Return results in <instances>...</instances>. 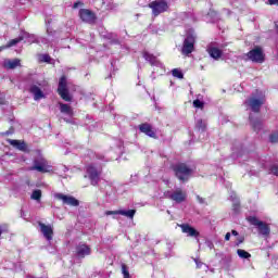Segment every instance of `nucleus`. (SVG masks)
Masks as SVG:
<instances>
[{"label": "nucleus", "mask_w": 278, "mask_h": 278, "mask_svg": "<svg viewBox=\"0 0 278 278\" xmlns=\"http://www.w3.org/2000/svg\"><path fill=\"white\" fill-rule=\"evenodd\" d=\"M266 103V94L261 90H256L252 96L244 102L247 108H250L255 114L260 112L262 105Z\"/></svg>", "instance_id": "obj_1"}, {"label": "nucleus", "mask_w": 278, "mask_h": 278, "mask_svg": "<svg viewBox=\"0 0 278 278\" xmlns=\"http://www.w3.org/2000/svg\"><path fill=\"white\" fill-rule=\"evenodd\" d=\"M49 88L51 87L49 86V81H47V79L37 78L29 87V92L34 96L35 101H40V99H45V92H42V90H49Z\"/></svg>", "instance_id": "obj_2"}, {"label": "nucleus", "mask_w": 278, "mask_h": 278, "mask_svg": "<svg viewBox=\"0 0 278 278\" xmlns=\"http://www.w3.org/2000/svg\"><path fill=\"white\" fill-rule=\"evenodd\" d=\"M174 173L179 181H188L192 177V168L188 167L186 163L174 165Z\"/></svg>", "instance_id": "obj_3"}, {"label": "nucleus", "mask_w": 278, "mask_h": 278, "mask_svg": "<svg viewBox=\"0 0 278 278\" xmlns=\"http://www.w3.org/2000/svg\"><path fill=\"white\" fill-rule=\"evenodd\" d=\"M85 179H89L91 186H97L101 180V169L97 168L94 165H88L86 167Z\"/></svg>", "instance_id": "obj_4"}, {"label": "nucleus", "mask_w": 278, "mask_h": 278, "mask_svg": "<svg viewBox=\"0 0 278 278\" xmlns=\"http://www.w3.org/2000/svg\"><path fill=\"white\" fill-rule=\"evenodd\" d=\"M248 220L250 224H252L256 229H258V233L261 236H264L265 238L270 236V227L268 224L257 219L255 216L248 217Z\"/></svg>", "instance_id": "obj_5"}, {"label": "nucleus", "mask_w": 278, "mask_h": 278, "mask_svg": "<svg viewBox=\"0 0 278 278\" xmlns=\"http://www.w3.org/2000/svg\"><path fill=\"white\" fill-rule=\"evenodd\" d=\"M29 170H37V173H51V164L45 157L40 156L34 160V166Z\"/></svg>", "instance_id": "obj_6"}, {"label": "nucleus", "mask_w": 278, "mask_h": 278, "mask_svg": "<svg viewBox=\"0 0 278 278\" xmlns=\"http://www.w3.org/2000/svg\"><path fill=\"white\" fill-rule=\"evenodd\" d=\"M149 8L152 10L153 16H160L163 12H167L168 2L165 0H154L149 3Z\"/></svg>", "instance_id": "obj_7"}, {"label": "nucleus", "mask_w": 278, "mask_h": 278, "mask_svg": "<svg viewBox=\"0 0 278 278\" xmlns=\"http://www.w3.org/2000/svg\"><path fill=\"white\" fill-rule=\"evenodd\" d=\"M58 93L60 94L63 101H71V93H68V81L66 76H62L59 80Z\"/></svg>", "instance_id": "obj_8"}, {"label": "nucleus", "mask_w": 278, "mask_h": 278, "mask_svg": "<svg viewBox=\"0 0 278 278\" xmlns=\"http://www.w3.org/2000/svg\"><path fill=\"white\" fill-rule=\"evenodd\" d=\"M165 197L166 199H170L172 201H175V203H184L188 194L186 193V191L181 189H176L174 191H166Z\"/></svg>", "instance_id": "obj_9"}, {"label": "nucleus", "mask_w": 278, "mask_h": 278, "mask_svg": "<svg viewBox=\"0 0 278 278\" xmlns=\"http://www.w3.org/2000/svg\"><path fill=\"white\" fill-rule=\"evenodd\" d=\"M194 35H188L184 41L182 46V54L184 55H190L192 51H194Z\"/></svg>", "instance_id": "obj_10"}, {"label": "nucleus", "mask_w": 278, "mask_h": 278, "mask_svg": "<svg viewBox=\"0 0 278 278\" xmlns=\"http://www.w3.org/2000/svg\"><path fill=\"white\" fill-rule=\"evenodd\" d=\"M248 58L252 62H256L257 64H262L264 62V52H262V48H255L248 52Z\"/></svg>", "instance_id": "obj_11"}, {"label": "nucleus", "mask_w": 278, "mask_h": 278, "mask_svg": "<svg viewBox=\"0 0 278 278\" xmlns=\"http://www.w3.org/2000/svg\"><path fill=\"white\" fill-rule=\"evenodd\" d=\"M126 216V218L134 219L136 216V210H117V211H106L105 216Z\"/></svg>", "instance_id": "obj_12"}, {"label": "nucleus", "mask_w": 278, "mask_h": 278, "mask_svg": "<svg viewBox=\"0 0 278 278\" xmlns=\"http://www.w3.org/2000/svg\"><path fill=\"white\" fill-rule=\"evenodd\" d=\"M55 199L62 201L65 205H72L73 207H77L79 205V201L71 195H64V193H56Z\"/></svg>", "instance_id": "obj_13"}, {"label": "nucleus", "mask_w": 278, "mask_h": 278, "mask_svg": "<svg viewBox=\"0 0 278 278\" xmlns=\"http://www.w3.org/2000/svg\"><path fill=\"white\" fill-rule=\"evenodd\" d=\"M79 16L81 21H84V23L92 24L94 23V21H97V16L94 15V13L88 9H81L79 11Z\"/></svg>", "instance_id": "obj_14"}, {"label": "nucleus", "mask_w": 278, "mask_h": 278, "mask_svg": "<svg viewBox=\"0 0 278 278\" xmlns=\"http://www.w3.org/2000/svg\"><path fill=\"white\" fill-rule=\"evenodd\" d=\"M39 227L43 238H46L48 242H51V240H53V226L39 223Z\"/></svg>", "instance_id": "obj_15"}, {"label": "nucleus", "mask_w": 278, "mask_h": 278, "mask_svg": "<svg viewBox=\"0 0 278 278\" xmlns=\"http://www.w3.org/2000/svg\"><path fill=\"white\" fill-rule=\"evenodd\" d=\"M179 227L182 233H187V236H189L190 238H199V232L192 226L188 224H181Z\"/></svg>", "instance_id": "obj_16"}, {"label": "nucleus", "mask_w": 278, "mask_h": 278, "mask_svg": "<svg viewBox=\"0 0 278 278\" xmlns=\"http://www.w3.org/2000/svg\"><path fill=\"white\" fill-rule=\"evenodd\" d=\"M22 38L25 42H28V45H33V42H45V38H36V35H31L27 31H22Z\"/></svg>", "instance_id": "obj_17"}, {"label": "nucleus", "mask_w": 278, "mask_h": 278, "mask_svg": "<svg viewBox=\"0 0 278 278\" xmlns=\"http://www.w3.org/2000/svg\"><path fill=\"white\" fill-rule=\"evenodd\" d=\"M139 130L150 138H155V130H153V127L150 124L144 123L139 125Z\"/></svg>", "instance_id": "obj_18"}, {"label": "nucleus", "mask_w": 278, "mask_h": 278, "mask_svg": "<svg viewBox=\"0 0 278 278\" xmlns=\"http://www.w3.org/2000/svg\"><path fill=\"white\" fill-rule=\"evenodd\" d=\"M76 255L78 257H86V255H90V247L85 243H80L76 247Z\"/></svg>", "instance_id": "obj_19"}, {"label": "nucleus", "mask_w": 278, "mask_h": 278, "mask_svg": "<svg viewBox=\"0 0 278 278\" xmlns=\"http://www.w3.org/2000/svg\"><path fill=\"white\" fill-rule=\"evenodd\" d=\"M17 66H21V60L18 59H13V60L7 59L3 62V67L10 71L16 68Z\"/></svg>", "instance_id": "obj_20"}, {"label": "nucleus", "mask_w": 278, "mask_h": 278, "mask_svg": "<svg viewBox=\"0 0 278 278\" xmlns=\"http://www.w3.org/2000/svg\"><path fill=\"white\" fill-rule=\"evenodd\" d=\"M143 58L151 64V66H162V63L157 60V58L149 52H143Z\"/></svg>", "instance_id": "obj_21"}, {"label": "nucleus", "mask_w": 278, "mask_h": 278, "mask_svg": "<svg viewBox=\"0 0 278 278\" xmlns=\"http://www.w3.org/2000/svg\"><path fill=\"white\" fill-rule=\"evenodd\" d=\"M207 51L211 58H213L214 60H218V58L223 55V51H220V49L216 47H208Z\"/></svg>", "instance_id": "obj_22"}, {"label": "nucleus", "mask_w": 278, "mask_h": 278, "mask_svg": "<svg viewBox=\"0 0 278 278\" xmlns=\"http://www.w3.org/2000/svg\"><path fill=\"white\" fill-rule=\"evenodd\" d=\"M9 142L12 147H15V149H18V151H25V149H27V146L25 144V142H22L20 140L11 139L9 140Z\"/></svg>", "instance_id": "obj_23"}, {"label": "nucleus", "mask_w": 278, "mask_h": 278, "mask_svg": "<svg viewBox=\"0 0 278 278\" xmlns=\"http://www.w3.org/2000/svg\"><path fill=\"white\" fill-rule=\"evenodd\" d=\"M60 110L62 114H66V116H73V108L68 104L60 103Z\"/></svg>", "instance_id": "obj_24"}, {"label": "nucleus", "mask_w": 278, "mask_h": 278, "mask_svg": "<svg viewBox=\"0 0 278 278\" xmlns=\"http://www.w3.org/2000/svg\"><path fill=\"white\" fill-rule=\"evenodd\" d=\"M23 41V33L20 34L18 38L12 39L8 42L7 46L2 47L3 49H10V47H14L18 45V42Z\"/></svg>", "instance_id": "obj_25"}, {"label": "nucleus", "mask_w": 278, "mask_h": 278, "mask_svg": "<svg viewBox=\"0 0 278 278\" xmlns=\"http://www.w3.org/2000/svg\"><path fill=\"white\" fill-rule=\"evenodd\" d=\"M250 123L254 131H260V129H262V122L260 119H254L253 115H250Z\"/></svg>", "instance_id": "obj_26"}, {"label": "nucleus", "mask_w": 278, "mask_h": 278, "mask_svg": "<svg viewBox=\"0 0 278 278\" xmlns=\"http://www.w3.org/2000/svg\"><path fill=\"white\" fill-rule=\"evenodd\" d=\"M195 127L198 130H200L203 136H205V127H207V124L203 119H198L195 123Z\"/></svg>", "instance_id": "obj_27"}, {"label": "nucleus", "mask_w": 278, "mask_h": 278, "mask_svg": "<svg viewBox=\"0 0 278 278\" xmlns=\"http://www.w3.org/2000/svg\"><path fill=\"white\" fill-rule=\"evenodd\" d=\"M237 255L241 260H250V257H251V253H249V252H247L245 250H242V249L237 250Z\"/></svg>", "instance_id": "obj_28"}, {"label": "nucleus", "mask_w": 278, "mask_h": 278, "mask_svg": "<svg viewBox=\"0 0 278 278\" xmlns=\"http://www.w3.org/2000/svg\"><path fill=\"white\" fill-rule=\"evenodd\" d=\"M39 62H46V64H53V59L49 54H39Z\"/></svg>", "instance_id": "obj_29"}, {"label": "nucleus", "mask_w": 278, "mask_h": 278, "mask_svg": "<svg viewBox=\"0 0 278 278\" xmlns=\"http://www.w3.org/2000/svg\"><path fill=\"white\" fill-rule=\"evenodd\" d=\"M30 199H33V201H40V199H42V191L40 189L34 190Z\"/></svg>", "instance_id": "obj_30"}, {"label": "nucleus", "mask_w": 278, "mask_h": 278, "mask_svg": "<svg viewBox=\"0 0 278 278\" xmlns=\"http://www.w3.org/2000/svg\"><path fill=\"white\" fill-rule=\"evenodd\" d=\"M172 75L173 77H177V79H184V73L179 68H174Z\"/></svg>", "instance_id": "obj_31"}, {"label": "nucleus", "mask_w": 278, "mask_h": 278, "mask_svg": "<svg viewBox=\"0 0 278 278\" xmlns=\"http://www.w3.org/2000/svg\"><path fill=\"white\" fill-rule=\"evenodd\" d=\"M122 274L124 276V278H129V270L127 269V265L123 264L122 265Z\"/></svg>", "instance_id": "obj_32"}, {"label": "nucleus", "mask_w": 278, "mask_h": 278, "mask_svg": "<svg viewBox=\"0 0 278 278\" xmlns=\"http://www.w3.org/2000/svg\"><path fill=\"white\" fill-rule=\"evenodd\" d=\"M203 105L204 103L199 99L193 101V108H200L201 110H203Z\"/></svg>", "instance_id": "obj_33"}, {"label": "nucleus", "mask_w": 278, "mask_h": 278, "mask_svg": "<svg viewBox=\"0 0 278 278\" xmlns=\"http://www.w3.org/2000/svg\"><path fill=\"white\" fill-rule=\"evenodd\" d=\"M269 170L271 175H276V177H278V165H271Z\"/></svg>", "instance_id": "obj_34"}, {"label": "nucleus", "mask_w": 278, "mask_h": 278, "mask_svg": "<svg viewBox=\"0 0 278 278\" xmlns=\"http://www.w3.org/2000/svg\"><path fill=\"white\" fill-rule=\"evenodd\" d=\"M270 142H278V132H274L269 137Z\"/></svg>", "instance_id": "obj_35"}, {"label": "nucleus", "mask_w": 278, "mask_h": 278, "mask_svg": "<svg viewBox=\"0 0 278 278\" xmlns=\"http://www.w3.org/2000/svg\"><path fill=\"white\" fill-rule=\"evenodd\" d=\"M79 5H84V3L81 1L75 2L73 5V9L77 10V8H79Z\"/></svg>", "instance_id": "obj_36"}, {"label": "nucleus", "mask_w": 278, "mask_h": 278, "mask_svg": "<svg viewBox=\"0 0 278 278\" xmlns=\"http://www.w3.org/2000/svg\"><path fill=\"white\" fill-rule=\"evenodd\" d=\"M194 262L197 264V268H201V266H203V263L199 261V258H195Z\"/></svg>", "instance_id": "obj_37"}, {"label": "nucleus", "mask_w": 278, "mask_h": 278, "mask_svg": "<svg viewBox=\"0 0 278 278\" xmlns=\"http://www.w3.org/2000/svg\"><path fill=\"white\" fill-rule=\"evenodd\" d=\"M104 38H108L109 40H112V38H114V34L110 33L104 35Z\"/></svg>", "instance_id": "obj_38"}, {"label": "nucleus", "mask_w": 278, "mask_h": 278, "mask_svg": "<svg viewBox=\"0 0 278 278\" xmlns=\"http://www.w3.org/2000/svg\"><path fill=\"white\" fill-rule=\"evenodd\" d=\"M268 2L270 5H277L278 0H268Z\"/></svg>", "instance_id": "obj_39"}, {"label": "nucleus", "mask_w": 278, "mask_h": 278, "mask_svg": "<svg viewBox=\"0 0 278 278\" xmlns=\"http://www.w3.org/2000/svg\"><path fill=\"white\" fill-rule=\"evenodd\" d=\"M231 239V233L230 232H227L226 236H225V240L226 241H229Z\"/></svg>", "instance_id": "obj_40"}, {"label": "nucleus", "mask_w": 278, "mask_h": 278, "mask_svg": "<svg viewBox=\"0 0 278 278\" xmlns=\"http://www.w3.org/2000/svg\"><path fill=\"white\" fill-rule=\"evenodd\" d=\"M206 247H208V249H214V243H212V241L206 242Z\"/></svg>", "instance_id": "obj_41"}, {"label": "nucleus", "mask_w": 278, "mask_h": 278, "mask_svg": "<svg viewBox=\"0 0 278 278\" xmlns=\"http://www.w3.org/2000/svg\"><path fill=\"white\" fill-rule=\"evenodd\" d=\"M197 199H198L199 203H205V200H203V198L197 195Z\"/></svg>", "instance_id": "obj_42"}, {"label": "nucleus", "mask_w": 278, "mask_h": 278, "mask_svg": "<svg viewBox=\"0 0 278 278\" xmlns=\"http://www.w3.org/2000/svg\"><path fill=\"white\" fill-rule=\"evenodd\" d=\"M210 15H212V16H218V13L217 12H214V11H211L210 13H208V16Z\"/></svg>", "instance_id": "obj_43"}, {"label": "nucleus", "mask_w": 278, "mask_h": 278, "mask_svg": "<svg viewBox=\"0 0 278 278\" xmlns=\"http://www.w3.org/2000/svg\"><path fill=\"white\" fill-rule=\"evenodd\" d=\"M231 233H232V236H238V231H236V230H232Z\"/></svg>", "instance_id": "obj_44"}, {"label": "nucleus", "mask_w": 278, "mask_h": 278, "mask_svg": "<svg viewBox=\"0 0 278 278\" xmlns=\"http://www.w3.org/2000/svg\"><path fill=\"white\" fill-rule=\"evenodd\" d=\"M3 233V228L0 226V236Z\"/></svg>", "instance_id": "obj_45"}, {"label": "nucleus", "mask_w": 278, "mask_h": 278, "mask_svg": "<svg viewBox=\"0 0 278 278\" xmlns=\"http://www.w3.org/2000/svg\"><path fill=\"white\" fill-rule=\"evenodd\" d=\"M3 49H4L3 47H0V53L2 52Z\"/></svg>", "instance_id": "obj_46"}, {"label": "nucleus", "mask_w": 278, "mask_h": 278, "mask_svg": "<svg viewBox=\"0 0 278 278\" xmlns=\"http://www.w3.org/2000/svg\"><path fill=\"white\" fill-rule=\"evenodd\" d=\"M216 22V18L213 20V23Z\"/></svg>", "instance_id": "obj_47"}]
</instances>
